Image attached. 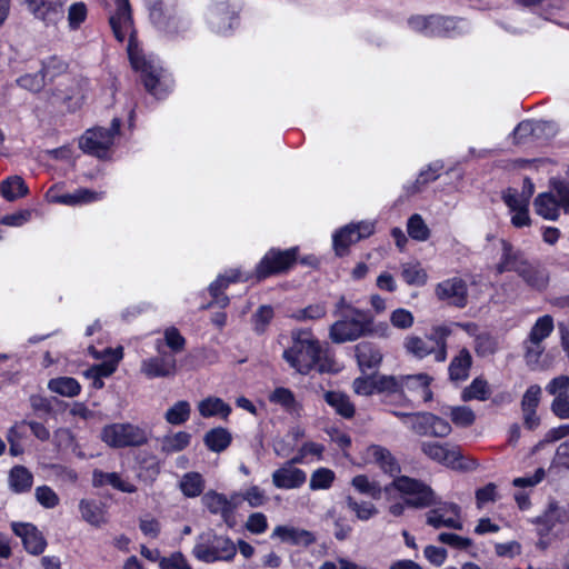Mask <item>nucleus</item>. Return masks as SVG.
<instances>
[{
  "label": "nucleus",
  "mask_w": 569,
  "mask_h": 569,
  "mask_svg": "<svg viewBox=\"0 0 569 569\" xmlns=\"http://www.w3.org/2000/svg\"><path fill=\"white\" fill-rule=\"evenodd\" d=\"M8 480L12 492L18 495L26 493L32 488L33 475L27 467L16 465L10 469Z\"/></svg>",
  "instance_id": "nucleus-28"
},
{
  "label": "nucleus",
  "mask_w": 569,
  "mask_h": 569,
  "mask_svg": "<svg viewBox=\"0 0 569 569\" xmlns=\"http://www.w3.org/2000/svg\"><path fill=\"white\" fill-rule=\"evenodd\" d=\"M442 27L446 37L462 34L470 29L468 21L463 18L442 17Z\"/></svg>",
  "instance_id": "nucleus-58"
},
{
  "label": "nucleus",
  "mask_w": 569,
  "mask_h": 569,
  "mask_svg": "<svg viewBox=\"0 0 569 569\" xmlns=\"http://www.w3.org/2000/svg\"><path fill=\"white\" fill-rule=\"evenodd\" d=\"M450 418L457 426L469 427L475 422L476 416L469 407L460 406L451 408Z\"/></svg>",
  "instance_id": "nucleus-63"
},
{
  "label": "nucleus",
  "mask_w": 569,
  "mask_h": 569,
  "mask_svg": "<svg viewBox=\"0 0 569 569\" xmlns=\"http://www.w3.org/2000/svg\"><path fill=\"white\" fill-rule=\"evenodd\" d=\"M346 505L349 510L355 512L357 519L367 521L378 515V509L372 502L369 501H357L351 496L346 498Z\"/></svg>",
  "instance_id": "nucleus-45"
},
{
  "label": "nucleus",
  "mask_w": 569,
  "mask_h": 569,
  "mask_svg": "<svg viewBox=\"0 0 569 569\" xmlns=\"http://www.w3.org/2000/svg\"><path fill=\"white\" fill-rule=\"evenodd\" d=\"M367 458L390 477H400L401 466L391 451L380 445H370L366 450Z\"/></svg>",
  "instance_id": "nucleus-17"
},
{
  "label": "nucleus",
  "mask_w": 569,
  "mask_h": 569,
  "mask_svg": "<svg viewBox=\"0 0 569 569\" xmlns=\"http://www.w3.org/2000/svg\"><path fill=\"white\" fill-rule=\"evenodd\" d=\"M558 133L555 121L533 120V141H548Z\"/></svg>",
  "instance_id": "nucleus-54"
},
{
  "label": "nucleus",
  "mask_w": 569,
  "mask_h": 569,
  "mask_svg": "<svg viewBox=\"0 0 569 569\" xmlns=\"http://www.w3.org/2000/svg\"><path fill=\"white\" fill-rule=\"evenodd\" d=\"M99 193L86 188H79L72 193L61 194L58 200L67 206H76L81 203H90L99 200Z\"/></svg>",
  "instance_id": "nucleus-44"
},
{
  "label": "nucleus",
  "mask_w": 569,
  "mask_h": 569,
  "mask_svg": "<svg viewBox=\"0 0 569 569\" xmlns=\"http://www.w3.org/2000/svg\"><path fill=\"white\" fill-rule=\"evenodd\" d=\"M180 489L189 498L198 497L204 489V480L199 472H188L180 481Z\"/></svg>",
  "instance_id": "nucleus-42"
},
{
  "label": "nucleus",
  "mask_w": 569,
  "mask_h": 569,
  "mask_svg": "<svg viewBox=\"0 0 569 569\" xmlns=\"http://www.w3.org/2000/svg\"><path fill=\"white\" fill-rule=\"evenodd\" d=\"M408 234L417 241H426L430 236V230L422 217L418 213L412 214L407 223Z\"/></svg>",
  "instance_id": "nucleus-51"
},
{
  "label": "nucleus",
  "mask_w": 569,
  "mask_h": 569,
  "mask_svg": "<svg viewBox=\"0 0 569 569\" xmlns=\"http://www.w3.org/2000/svg\"><path fill=\"white\" fill-rule=\"evenodd\" d=\"M198 410L203 418L220 416L226 419L231 412L230 406L217 397H208L200 401Z\"/></svg>",
  "instance_id": "nucleus-36"
},
{
  "label": "nucleus",
  "mask_w": 569,
  "mask_h": 569,
  "mask_svg": "<svg viewBox=\"0 0 569 569\" xmlns=\"http://www.w3.org/2000/svg\"><path fill=\"white\" fill-rule=\"evenodd\" d=\"M421 451L431 460L460 471H471L477 468L473 459L465 458L460 447L451 443H439L435 441H422Z\"/></svg>",
  "instance_id": "nucleus-7"
},
{
  "label": "nucleus",
  "mask_w": 569,
  "mask_h": 569,
  "mask_svg": "<svg viewBox=\"0 0 569 569\" xmlns=\"http://www.w3.org/2000/svg\"><path fill=\"white\" fill-rule=\"evenodd\" d=\"M451 333L449 326H436L423 338L416 335L407 336L403 348L407 353L417 359H423L433 353L437 362H443L447 359V339Z\"/></svg>",
  "instance_id": "nucleus-4"
},
{
  "label": "nucleus",
  "mask_w": 569,
  "mask_h": 569,
  "mask_svg": "<svg viewBox=\"0 0 569 569\" xmlns=\"http://www.w3.org/2000/svg\"><path fill=\"white\" fill-rule=\"evenodd\" d=\"M190 403L186 400H180L167 410L164 418L170 425L180 426L190 418Z\"/></svg>",
  "instance_id": "nucleus-46"
},
{
  "label": "nucleus",
  "mask_w": 569,
  "mask_h": 569,
  "mask_svg": "<svg viewBox=\"0 0 569 569\" xmlns=\"http://www.w3.org/2000/svg\"><path fill=\"white\" fill-rule=\"evenodd\" d=\"M150 22L159 30L173 33L179 29L173 0H144Z\"/></svg>",
  "instance_id": "nucleus-12"
},
{
  "label": "nucleus",
  "mask_w": 569,
  "mask_h": 569,
  "mask_svg": "<svg viewBox=\"0 0 569 569\" xmlns=\"http://www.w3.org/2000/svg\"><path fill=\"white\" fill-rule=\"evenodd\" d=\"M201 501L210 513L219 515L229 528H233L236 526V516L230 515L226 495L214 490H209L202 496Z\"/></svg>",
  "instance_id": "nucleus-21"
},
{
  "label": "nucleus",
  "mask_w": 569,
  "mask_h": 569,
  "mask_svg": "<svg viewBox=\"0 0 569 569\" xmlns=\"http://www.w3.org/2000/svg\"><path fill=\"white\" fill-rule=\"evenodd\" d=\"M491 390L488 381L481 377H477L472 382L462 390L461 398L463 401L479 400L486 401L490 398Z\"/></svg>",
  "instance_id": "nucleus-39"
},
{
  "label": "nucleus",
  "mask_w": 569,
  "mask_h": 569,
  "mask_svg": "<svg viewBox=\"0 0 569 569\" xmlns=\"http://www.w3.org/2000/svg\"><path fill=\"white\" fill-rule=\"evenodd\" d=\"M48 389L62 397L73 398L81 392V385L73 377L62 376L50 379Z\"/></svg>",
  "instance_id": "nucleus-33"
},
{
  "label": "nucleus",
  "mask_w": 569,
  "mask_h": 569,
  "mask_svg": "<svg viewBox=\"0 0 569 569\" xmlns=\"http://www.w3.org/2000/svg\"><path fill=\"white\" fill-rule=\"evenodd\" d=\"M272 537L280 538L283 542L292 545L309 546L316 541L315 536L310 531L289 526H277L273 529Z\"/></svg>",
  "instance_id": "nucleus-27"
},
{
  "label": "nucleus",
  "mask_w": 569,
  "mask_h": 569,
  "mask_svg": "<svg viewBox=\"0 0 569 569\" xmlns=\"http://www.w3.org/2000/svg\"><path fill=\"white\" fill-rule=\"evenodd\" d=\"M292 346L283 351V359L300 375H309L321 359L322 347L308 329L291 332Z\"/></svg>",
  "instance_id": "nucleus-2"
},
{
  "label": "nucleus",
  "mask_w": 569,
  "mask_h": 569,
  "mask_svg": "<svg viewBox=\"0 0 569 569\" xmlns=\"http://www.w3.org/2000/svg\"><path fill=\"white\" fill-rule=\"evenodd\" d=\"M101 440L111 448L140 446L142 436L131 423H111L101 430Z\"/></svg>",
  "instance_id": "nucleus-13"
},
{
  "label": "nucleus",
  "mask_w": 569,
  "mask_h": 569,
  "mask_svg": "<svg viewBox=\"0 0 569 569\" xmlns=\"http://www.w3.org/2000/svg\"><path fill=\"white\" fill-rule=\"evenodd\" d=\"M326 307L322 303L310 305L299 309L291 315V318L298 321L317 320L326 316Z\"/></svg>",
  "instance_id": "nucleus-61"
},
{
  "label": "nucleus",
  "mask_w": 569,
  "mask_h": 569,
  "mask_svg": "<svg viewBox=\"0 0 569 569\" xmlns=\"http://www.w3.org/2000/svg\"><path fill=\"white\" fill-rule=\"evenodd\" d=\"M28 9L47 24H56L64 17V0H27Z\"/></svg>",
  "instance_id": "nucleus-16"
},
{
  "label": "nucleus",
  "mask_w": 569,
  "mask_h": 569,
  "mask_svg": "<svg viewBox=\"0 0 569 569\" xmlns=\"http://www.w3.org/2000/svg\"><path fill=\"white\" fill-rule=\"evenodd\" d=\"M401 277L405 282L409 286H423L427 282V272L420 267L418 262L402 263L401 264Z\"/></svg>",
  "instance_id": "nucleus-43"
},
{
  "label": "nucleus",
  "mask_w": 569,
  "mask_h": 569,
  "mask_svg": "<svg viewBox=\"0 0 569 569\" xmlns=\"http://www.w3.org/2000/svg\"><path fill=\"white\" fill-rule=\"evenodd\" d=\"M177 360L172 353H162L144 361V375L149 378H167L176 375Z\"/></svg>",
  "instance_id": "nucleus-20"
},
{
  "label": "nucleus",
  "mask_w": 569,
  "mask_h": 569,
  "mask_svg": "<svg viewBox=\"0 0 569 569\" xmlns=\"http://www.w3.org/2000/svg\"><path fill=\"white\" fill-rule=\"evenodd\" d=\"M36 499L43 508L47 509H52L60 502L58 495L51 487L47 485H42L36 488Z\"/></svg>",
  "instance_id": "nucleus-60"
},
{
  "label": "nucleus",
  "mask_w": 569,
  "mask_h": 569,
  "mask_svg": "<svg viewBox=\"0 0 569 569\" xmlns=\"http://www.w3.org/2000/svg\"><path fill=\"white\" fill-rule=\"evenodd\" d=\"M274 317L273 308L269 305L260 306L256 312L252 315V325L253 331L257 335H262L266 332L268 326Z\"/></svg>",
  "instance_id": "nucleus-48"
},
{
  "label": "nucleus",
  "mask_w": 569,
  "mask_h": 569,
  "mask_svg": "<svg viewBox=\"0 0 569 569\" xmlns=\"http://www.w3.org/2000/svg\"><path fill=\"white\" fill-rule=\"evenodd\" d=\"M49 97L53 103H58L67 109L68 112H76L84 103L83 79L71 76L51 88Z\"/></svg>",
  "instance_id": "nucleus-11"
},
{
  "label": "nucleus",
  "mask_w": 569,
  "mask_h": 569,
  "mask_svg": "<svg viewBox=\"0 0 569 569\" xmlns=\"http://www.w3.org/2000/svg\"><path fill=\"white\" fill-rule=\"evenodd\" d=\"M172 88V76L162 67L159 58L154 54L144 56V91L161 100L168 97Z\"/></svg>",
  "instance_id": "nucleus-9"
},
{
  "label": "nucleus",
  "mask_w": 569,
  "mask_h": 569,
  "mask_svg": "<svg viewBox=\"0 0 569 569\" xmlns=\"http://www.w3.org/2000/svg\"><path fill=\"white\" fill-rule=\"evenodd\" d=\"M242 274L239 269H230L226 273L220 274L208 288L210 296L223 293L230 283L241 280Z\"/></svg>",
  "instance_id": "nucleus-50"
},
{
  "label": "nucleus",
  "mask_w": 569,
  "mask_h": 569,
  "mask_svg": "<svg viewBox=\"0 0 569 569\" xmlns=\"http://www.w3.org/2000/svg\"><path fill=\"white\" fill-rule=\"evenodd\" d=\"M208 22L211 29L220 34H227L239 23L236 12L230 10L226 2L217 3L211 8Z\"/></svg>",
  "instance_id": "nucleus-19"
},
{
  "label": "nucleus",
  "mask_w": 569,
  "mask_h": 569,
  "mask_svg": "<svg viewBox=\"0 0 569 569\" xmlns=\"http://www.w3.org/2000/svg\"><path fill=\"white\" fill-rule=\"evenodd\" d=\"M11 528L13 533L21 538L22 545L29 553L38 556L44 551L47 541L33 523L12 522Z\"/></svg>",
  "instance_id": "nucleus-15"
},
{
  "label": "nucleus",
  "mask_w": 569,
  "mask_h": 569,
  "mask_svg": "<svg viewBox=\"0 0 569 569\" xmlns=\"http://www.w3.org/2000/svg\"><path fill=\"white\" fill-rule=\"evenodd\" d=\"M529 261L522 250L515 248L507 240H501V257L496 267L498 273L515 271L518 274Z\"/></svg>",
  "instance_id": "nucleus-18"
},
{
  "label": "nucleus",
  "mask_w": 569,
  "mask_h": 569,
  "mask_svg": "<svg viewBox=\"0 0 569 569\" xmlns=\"http://www.w3.org/2000/svg\"><path fill=\"white\" fill-rule=\"evenodd\" d=\"M436 296L456 308H465L468 303V286L461 278H450L438 283Z\"/></svg>",
  "instance_id": "nucleus-14"
},
{
  "label": "nucleus",
  "mask_w": 569,
  "mask_h": 569,
  "mask_svg": "<svg viewBox=\"0 0 569 569\" xmlns=\"http://www.w3.org/2000/svg\"><path fill=\"white\" fill-rule=\"evenodd\" d=\"M79 510L82 519L94 527H99L101 523L106 522L103 509L97 500L81 499Z\"/></svg>",
  "instance_id": "nucleus-35"
},
{
  "label": "nucleus",
  "mask_w": 569,
  "mask_h": 569,
  "mask_svg": "<svg viewBox=\"0 0 569 569\" xmlns=\"http://www.w3.org/2000/svg\"><path fill=\"white\" fill-rule=\"evenodd\" d=\"M472 366V357L467 348H462L450 361L448 372L452 382H461L468 379Z\"/></svg>",
  "instance_id": "nucleus-26"
},
{
  "label": "nucleus",
  "mask_w": 569,
  "mask_h": 569,
  "mask_svg": "<svg viewBox=\"0 0 569 569\" xmlns=\"http://www.w3.org/2000/svg\"><path fill=\"white\" fill-rule=\"evenodd\" d=\"M104 353L110 355L111 357L108 360H104L98 365H93L87 369L90 373L96 375L97 378H108L113 375V372L117 370L119 361L123 356L121 347L117 349L107 348Z\"/></svg>",
  "instance_id": "nucleus-31"
},
{
  "label": "nucleus",
  "mask_w": 569,
  "mask_h": 569,
  "mask_svg": "<svg viewBox=\"0 0 569 569\" xmlns=\"http://www.w3.org/2000/svg\"><path fill=\"white\" fill-rule=\"evenodd\" d=\"M335 478L336 475L331 469L319 468L312 472L309 487L311 490L329 489L332 486Z\"/></svg>",
  "instance_id": "nucleus-52"
},
{
  "label": "nucleus",
  "mask_w": 569,
  "mask_h": 569,
  "mask_svg": "<svg viewBox=\"0 0 569 569\" xmlns=\"http://www.w3.org/2000/svg\"><path fill=\"white\" fill-rule=\"evenodd\" d=\"M191 435L184 431H179L171 437L163 440V449L168 452H177L187 448L190 443Z\"/></svg>",
  "instance_id": "nucleus-59"
},
{
  "label": "nucleus",
  "mask_w": 569,
  "mask_h": 569,
  "mask_svg": "<svg viewBox=\"0 0 569 569\" xmlns=\"http://www.w3.org/2000/svg\"><path fill=\"white\" fill-rule=\"evenodd\" d=\"M298 251V247L286 250L271 248L257 264L254 278L261 281L273 274L287 272L297 262Z\"/></svg>",
  "instance_id": "nucleus-10"
},
{
  "label": "nucleus",
  "mask_w": 569,
  "mask_h": 569,
  "mask_svg": "<svg viewBox=\"0 0 569 569\" xmlns=\"http://www.w3.org/2000/svg\"><path fill=\"white\" fill-rule=\"evenodd\" d=\"M268 399L272 403L280 405L289 413H297L301 408L296 400L295 393L284 387L276 388Z\"/></svg>",
  "instance_id": "nucleus-37"
},
{
  "label": "nucleus",
  "mask_w": 569,
  "mask_h": 569,
  "mask_svg": "<svg viewBox=\"0 0 569 569\" xmlns=\"http://www.w3.org/2000/svg\"><path fill=\"white\" fill-rule=\"evenodd\" d=\"M536 211L548 220H557L559 217V203L551 193H541L535 199Z\"/></svg>",
  "instance_id": "nucleus-38"
},
{
  "label": "nucleus",
  "mask_w": 569,
  "mask_h": 569,
  "mask_svg": "<svg viewBox=\"0 0 569 569\" xmlns=\"http://www.w3.org/2000/svg\"><path fill=\"white\" fill-rule=\"evenodd\" d=\"M401 381V395H403V390L407 389L411 392H417L423 399V401L428 402L432 399V391L429 386L432 381V378L427 373H417V375H408L400 376Z\"/></svg>",
  "instance_id": "nucleus-25"
},
{
  "label": "nucleus",
  "mask_w": 569,
  "mask_h": 569,
  "mask_svg": "<svg viewBox=\"0 0 569 569\" xmlns=\"http://www.w3.org/2000/svg\"><path fill=\"white\" fill-rule=\"evenodd\" d=\"M40 72L47 82L52 83L57 78L66 74L69 70V62L58 54L49 56L40 61Z\"/></svg>",
  "instance_id": "nucleus-29"
},
{
  "label": "nucleus",
  "mask_w": 569,
  "mask_h": 569,
  "mask_svg": "<svg viewBox=\"0 0 569 569\" xmlns=\"http://www.w3.org/2000/svg\"><path fill=\"white\" fill-rule=\"evenodd\" d=\"M114 11L109 17V24L117 41L123 42L129 33L127 53L131 68L142 72V50L139 48L138 31L133 26L132 10L129 0H110Z\"/></svg>",
  "instance_id": "nucleus-1"
},
{
  "label": "nucleus",
  "mask_w": 569,
  "mask_h": 569,
  "mask_svg": "<svg viewBox=\"0 0 569 569\" xmlns=\"http://www.w3.org/2000/svg\"><path fill=\"white\" fill-rule=\"evenodd\" d=\"M356 231L357 229H355L353 223H351L345 226L333 234V248L338 256H342L351 243L360 240Z\"/></svg>",
  "instance_id": "nucleus-40"
},
{
  "label": "nucleus",
  "mask_w": 569,
  "mask_h": 569,
  "mask_svg": "<svg viewBox=\"0 0 569 569\" xmlns=\"http://www.w3.org/2000/svg\"><path fill=\"white\" fill-rule=\"evenodd\" d=\"M553 330V319L551 316L546 315L540 317L532 326L529 337L536 341H543L551 335Z\"/></svg>",
  "instance_id": "nucleus-53"
},
{
  "label": "nucleus",
  "mask_w": 569,
  "mask_h": 569,
  "mask_svg": "<svg viewBox=\"0 0 569 569\" xmlns=\"http://www.w3.org/2000/svg\"><path fill=\"white\" fill-rule=\"evenodd\" d=\"M351 485L363 495L371 497L372 499H380L382 493V488L379 482L370 481L366 475H358L353 477Z\"/></svg>",
  "instance_id": "nucleus-47"
},
{
  "label": "nucleus",
  "mask_w": 569,
  "mask_h": 569,
  "mask_svg": "<svg viewBox=\"0 0 569 569\" xmlns=\"http://www.w3.org/2000/svg\"><path fill=\"white\" fill-rule=\"evenodd\" d=\"M431 419H433L431 412H415L409 428L418 436H430Z\"/></svg>",
  "instance_id": "nucleus-55"
},
{
  "label": "nucleus",
  "mask_w": 569,
  "mask_h": 569,
  "mask_svg": "<svg viewBox=\"0 0 569 569\" xmlns=\"http://www.w3.org/2000/svg\"><path fill=\"white\" fill-rule=\"evenodd\" d=\"M475 350L479 357L491 356L497 350V342L488 333L478 335L475 340Z\"/></svg>",
  "instance_id": "nucleus-62"
},
{
  "label": "nucleus",
  "mask_w": 569,
  "mask_h": 569,
  "mask_svg": "<svg viewBox=\"0 0 569 569\" xmlns=\"http://www.w3.org/2000/svg\"><path fill=\"white\" fill-rule=\"evenodd\" d=\"M16 83L21 89H24L32 93L41 92L46 87V81L43 79V74H41L40 70L34 73H24L20 76Z\"/></svg>",
  "instance_id": "nucleus-49"
},
{
  "label": "nucleus",
  "mask_w": 569,
  "mask_h": 569,
  "mask_svg": "<svg viewBox=\"0 0 569 569\" xmlns=\"http://www.w3.org/2000/svg\"><path fill=\"white\" fill-rule=\"evenodd\" d=\"M518 276L528 287L537 291H542L549 282V272L539 261H529Z\"/></svg>",
  "instance_id": "nucleus-23"
},
{
  "label": "nucleus",
  "mask_w": 569,
  "mask_h": 569,
  "mask_svg": "<svg viewBox=\"0 0 569 569\" xmlns=\"http://www.w3.org/2000/svg\"><path fill=\"white\" fill-rule=\"evenodd\" d=\"M166 345L170 353L174 357L186 348V339L176 327H169L164 330Z\"/></svg>",
  "instance_id": "nucleus-56"
},
{
  "label": "nucleus",
  "mask_w": 569,
  "mask_h": 569,
  "mask_svg": "<svg viewBox=\"0 0 569 569\" xmlns=\"http://www.w3.org/2000/svg\"><path fill=\"white\" fill-rule=\"evenodd\" d=\"M306 480V472L290 465H283L272 472V483L278 489L300 488Z\"/></svg>",
  "instance_id": "nucleus-22"
},
{
  "label": "nucleus",
  "mask_w": 569,
  "mask_h": 569,
  "mask_svg": "<svg viewBox=\"0 0 569 569\" xmlns=\"http://www.w3.org/2000/svg\"><path fill=\"white\" fill-rule=\"evenodd\" d=\"M358 366L362 372L377 369L382 361L380 349L371 342H360L355 347Z\"/></svg>",
  "instance_id": "nucleus-24"
},
{
  "label": "nucleus",
  "mask_w": 569,
  "mask_h": 569,
  "mask_svg": "<svg viewBox=\"0 0 569 569\" xmlns=\"http://www.w3.org/2000/svg\"><path fill=\"white\" fill-rule=\"evenodd\" d=\"M391 486L405 497L407 507L423 509L437 503L435 491L421 480L400 476L391 481Z\"/></svg>",
  "instance_id": "nucleus-8"
},
{
  "label": "nucleus",
  "mask_w": 569,
  "mask_h": 569,
  "mask_svg": "<svg viewBox=\"0 0 569 569\" xmlns=\"http://www.w3.org/2000/svg\"><path fill=\"white\" fill-rule=\"evenodd\" d=\"M193 556L203 562L230 561L237 553L233 541L224 536L203 533L192 550Z\"/></svg>",
  "instance_id": "nucleus-6"
},
{
  "label": "nucleus",
  "mask_w": 569,
  "mask_h": 569,
  "mask_svg": "<svg viewBox=\"0 0 569 569\" xmlns=\"http://www.w3.org/2000/svg\"><path fill=\"white\" fill-rule=\"evenodd\" d=\"M376 391L378 393L389 392V393H400L401 392V381L400 377L395 376H383L376 375Z\"/></svg>",
  "instance_id": "nucleus-57"
},
{
  "label": "nucleus",
  "mask_w": 569,
  "mask_h": 569,
  "mask_svg": "<svg viewBox=\"0 0 569 569\" xmlns=\"http://www.w3.org/2000/svg\"><path fill=\"white\" fill-rule=\"evenodd\" d=\"M231 440V433L222 427L209 430L203 438L207 448L213 452L224 451L230 446Z\"/></svg>",
  "instance_id": "nucleus-34"
},
{
  "label": "nucleus",
  "mask_w": 569,
  "mask_h": 569,
  "mask_svg": "<svg viewBox=\"0 0 569 569\" xmlns=\"http://www.w3.org/2000/svg\"><path fill=\"white\" fill-rule=\"evenodd\" d=\"M551 186L556 194H553L559 203V208L561 207L566 213H569V183L559 180L552 179Z\"/></svg>",
  "instance_id": "nucleus-64"
},
{
  "label": "nucleus",
  "mask_w": 569,
  "mask_h": 569,
  "mask_svg": "<svg viewBox=\"0 0 569 569\" xmlns=\"http://www.w3.org/2000/svg\"><path fill=\"white\" fill-rule=\"evenodd\" d=\"M325 401L335 409L339 416L351 419L355 416L356 409L350 398L340 391H327L323 395Z\"/></svg>",
  "instance_id": "nucleus-30"
},
{
  "label": "nucleus",
  "mask_w": 569,
  "mask_h": 569,
  "mask_svg": "<svg viewBox=\"0 0 569 569\" xmlns=\"http://www.w3.org/2000/svg\"><path fill=\"white\" fill-rule=\"evenodd\" d=\"M443 169V162L438 160V161H435L432 163H430L428 166V168L426 170H422L418 178L416 179V181L412 183V186L410 187L409 191L411 193H417V192H420L421 189L437 180L439 178V174H440V171Z\"/></svg>",
  "instance_id": "nucleus-41"
},
{
  "label": "nucleus",
  "mask_w": 569,
  "mask_h": 569,
  "mask_svg": "<svg viewBox=\"0 0 569 569\" xmlns=\"http://www.w3.org/2000/svg\"><path fill=\"white\" fill-rule=\"evenodd\" d=\"M121 119L114 117L110 128L94 127L87 129L79 139V148L89 156L107 159L114 143V138L120 134Z\"/></svg>",
  "instance_id": "nucleus-5"
},
{
  "label": "nucleus",
  "mask_w": 569,
  "mask_h": 569,
  "mask_svg": "<svg viewBox=\"0 0 569 569\" xmlns=\"http://www.w3.org/2000/svg\"><path fill=\"white\" fill-rule=\"evenodd\" d=\"M373 332L372 313L369 310L348 307V313H343L340 320L331 325L329 335L335 343H343Z\"/></svg>",
  "instance_id": "nucleus-3"
},
{
  "label": "nucleus",
  "mask_w": 569,
  "mask_h": 569,
  "mask_svg": "<svg viewBox=\"0 0 569 569\" xmlns=\"http://www.w3.org/2000/svg\"><path fill=\"white\" fill-rule=\"evenodd\" d=\"M0 193L8 201H14L29 193L26 181L19 176H12L0 182Z\"/></svg>",
  "instance_id": "nucleus-32"
}]
</instances>
